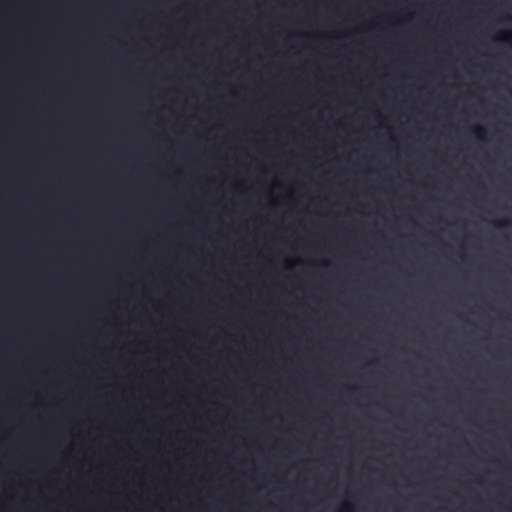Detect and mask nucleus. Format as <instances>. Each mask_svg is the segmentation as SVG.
Returning a JSON list of instances; mask_svg holds the SVG:
<instances>
[{
    "label": "nucleus",
    "instance_id": "obj_4",
    "mask_svg": "<svg viewBox=\"0 0 512 512\" xmlns=\"http://www.w3.org/2000/svg\"><path fill=\"white\" fill-rule=\"evenodd\" d=\"M343 508H344L345 510H351V509H352V507H351L350 505H348V504L344 505V507H343Z\"/></svg>",
    "mask_w": 512,
    "mask_h": 512
},
{
    "label": "nucleus",
    "instance_id": "obj_3",
    "mask_svg": "<svg viewBox=\"0 0 512 512\" xmlns=\"http://www.w3.org/2000/svg\"><path fill=\"white\" fill-rule=\"evenodd\" d=\"M495 225L498 226V227H507L510 225V221L509 220H500V221H497L495 222Z\"/></svg>",
    "mask_w": 512,
    "mask_h": 512
},
{
    "label": "nucleus",
    "instance_id": "obj_1",
    "mask_svg": "<svg viewBox=\"0 0 512 512\" xmlns=\"http://www.w3.org/2000/svg\"><path fill=\"white\" fill-rule=\"evenodd\" d=\"M499 41L512 43V32H505L499 38Z\"/></svg>",
    "mask_w": 512,
    "mask_h": 512
},
{
    "label": "nucleus",
    "instance_id": "obj_2",
    "mask_svg": "<svg viewBox=\"0 0 512 512\" xmlns=\"http://www.w3.org/2000/svg\"><path fill=\"white\" fill-rule=\"evenodd\" d=\"M473 132H474V134L476 135V137L478 139H481V140L484 139V134L486 132L484 128H482V127H475L473 129Z\"/></svg>",
    "mask_w": 512,
    "mask_h": 512
}]
</instances>
